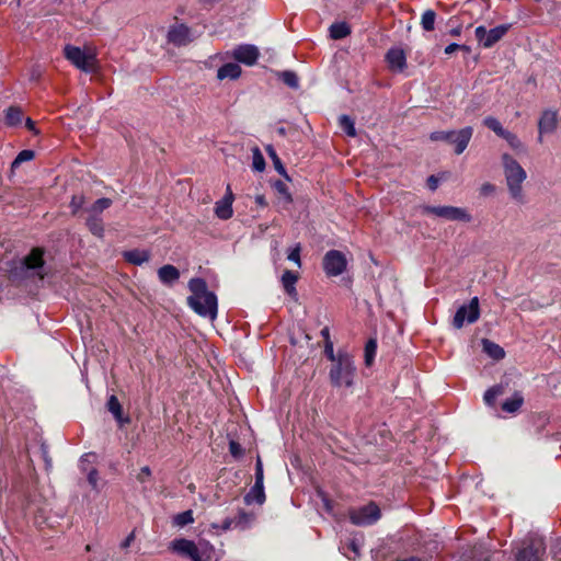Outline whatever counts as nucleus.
I'll use <instances>...</instances> for the list:
<instances>
[{
    "instance_id": "7",
    "label": "nucleus",
    "mask_w": 561,
    "mask_h": 561,
    "mask_svg": "<svg viewBox=\"0 0 561 561\" xmlns=\"http://www.w3.org/2000/svg\"><path fill=\"white\" fill-rule=\"evenodd\" d=\"M169 549L182 557H187L192 561H209L211 548L199 549L193 540L178 538L171 541Z\"/></svg>"
},
{
    "instance_id": "5",
    "label": "nucleus",
    "mask_w": 561,
    "mask_h": 561,
    "mask_svg": "<svg viewBox=\"0 0 561 561\" xmlns=\"http://www.w3.org/2000/svg\"><path fill=\"white\" fill-rule=\"evenodd\" d=\"M64 56L72 66L85 73H94L99 68L96 54L92 48L68 44L64 47Z\"/></svg>"
},
{
    "instance_id": "53",
    "label": "nucleus",
    "mask_w": 561,
    "mask_h": 561,
    "mask_svg": "<svg viewBox=\"0 0 561 561\" xmlns=\"http://www.w3.org/2000/svg\"><path fill=\"white\" fill-rule=\"evenodd\" d=\"M214 528H218L222 531H227V530H230L232 528H234V522H233V518H230V517H227L224 519L222 524L221 525H214Z\"/></svg>"
},
{
    "instance_id": "9",
    "label": "nucleus",
    "mask_w": 561,
    "mask_h": 561,
    "mask_svg": "<svg viewBox=\"0 0 561 561\" xmlns=\"http://www.w3.org/2000/svg\"><path fill=\"white\" fill-rule=\"evenodd\" d=\"M423 211L453 221H471V215L461 207L455 206H424Z\"/></svg>"
},
{
    "instance_id": "47",
    "label": "nucleus",
    "mask_w": 561,
    "mask_h": 561,
    "mask_svg": "<svg viewBox=\"0 0 561 561\" xmlns=\"http://www.w3.org/2000/svg\"><path fill=\"white\" fill-rule=\"evenodd\" d=\"M229 453L234 459H240L244 455V449L237 440L231 439L229 442Z\"/></svg>"
},
{
    "instance_id": "27",
    "label": "nucleus",
    "mask_w": 561,
    "mask_h": 561,
    "mask_svg": "<svg viewBox=\"0 0 561 561\" xmlns=\"http://www.w3.org/2000/svg\"><path fill=\"white\" fill-rule=\"evenodd\" d=\"M524 403V397L520 392H515L512 398L506 399L502 403V410L506 413L517 412Z\"/></svg>"
},
{
    "instance_id": "43",
    "label": "nucleus",
    "mask_w": 561,
    "mask_h": 561,
    "mask_svg": "<svg viewBox=\"0 0 561 561\" xmlns=\"http://www.w3.org/2000/svg\"><path fill=\"white\" fill-rule=\"evenodd\" d=\"M502 138L505 139L508 146L514 150H520L523 148V142L517 135L510 130H507Z\"/></svg>"
},
{
    "instance_id": "35",
    "label": "nucleus",
    "mask_w": 561,
    "mask_h": 561,
    "mask_svg": "<svg viewBox=\"0 0 561 561\" xmlns=\"http://www.w3.org/2000/svg\"><path fill=\"white\" fill-rule=\"evenodd\" d=\"M112 205V199L102 197L96 199L93 205L88 209L91 215L101 216V214Z\"/></svg>"
},
{
    "instance_id": "48",
    "label": "nucleus",
    "mask_w": 561,
    "mask_h": 561,
    "mask_svg": "<svg viewBox=\"0 0 561 561\" xmlns=\"http://www.w3.org/2000/svg\"><path fill=\"white\" fill-rule=\"evenodd\" d=\"M99 471L96 468L91 467L87 473V480L91 488L95 491L99 490Z\"/></svg>"
},
{
    "instance_id": "46",
    "label": "nucleus",
    "mask_w": 561,
    "mask_h": 561,
    "mask_svg": "<svg viewBox=\"0 0 561 561\" xmlns=\"http://www.w3.org/2000/svg\"><path fill=\"white\" fill-rule=\"evenodd\" d=\"M34 156L35 154H34L33 150H28V149L22 150L18 153V156L13 160L12 167H16V165L21 164L22 162L30 161L34 158Z\"/></svg>"
},
{
    "instance_id": "2",
    "label": "nucleus",
    "mask_w": 561,
    "mask_h": 561,
    "mask_svg": "<svg viewBox=\"0 0 561 561\" xmlns=\"http://www.w3.org/2000/svg\"><path fill=\"white\" fill-rule=\"evenodd\" d=\"M501 160L504 170L506 186L511 197L515 202L524 204L525 194L523 191V183L527 179V173L525 169L510 153H503Z\"/></svg>"
},
{
    "instance_id": "41",
    "label": "nucleus",
    "mask_w": 561,
    "mask_h": 561,
    "mask_svg": "<svg viewBox=\"0 0 561 561\" xmlns=\"http://www.w3.org/2000/svg\"><path fill=\"white\" fill-rule=\"evenodd\" d=\"M265 149H266V152L268 153L270 158L273 160L275 169L278 171V173L282 175H286V170H285L284 165L282 164V161H280L279 157L277 156L273 146L268 145Z\"/></svg>"
},
{
    "instance_id": "44",
    "label": "nucleus",
    "mask_w": 561,
    "mask_h": 561,
    "mask_svg": "<svg viewBox=\"0 0 561 561\" xmlns=\"http://www.w3.org/2000/svg\"><path fill=\"white\" fill-rule=\"evenodd\" d=\"M94 459H95V454H93V453L84 454L80 458V463H79L80 470L87 474L89 469L91 467H93L92 462L94 461Z\"/></svg>"
},
{
    "instance_id": "32",
    "label": "nucleus",
    "mask_w": 561,
    "mask_h": 561,
    "mask_svg": "<svg viewBox=\"0 0 561 561\" xmlns=\"http://www.w3.org/2000/svg\"><path fill=\"white\" fill-rule=\"evenodd\" d=\"M483 348L494 359H502L505 356L504 350L489 340H483Z\"/></svg>"
},
{
    "instance_id": "24",
    "label": "nucleus",
    "mask_w": 561,
    "mask_h": 561,
    "mask_svg": "<svg viewBox=\"0 0 561 561\" xmlns=\"http://www.w3.org/2000/svg\"><path fill=\"white\" fill-rule=\"evenodd\" d=\"M215 214L219 219L227 220L233 215L231 197H224L215 204Z\"/></svg>"
},
{
    "instance_id": "51",
    "label": "nucleus",
    "mask_w": 561,
    "mask_h": 561,
    "mask_svg": "<svg viewBox=\"0 0 561 561\" xmlns=\"http://www.w3.org/2000/svg\"><path fill=\"white\" fill-rule=\"evenodd\" d=\"M480 195L481 196H491L495 193L496 191V187L494 184L490 183V182H485L483 183L481 186H480Z\"/></svg>"
},
{
    "instance_id": "50",
    "label": "nucleus",
    "mask_w": 561,
    "mask_h": 561,
    "mask_svg": "<svg viewBox=\"0 0 561 561\" xmlns=\"http://www.w3.org/2000/svg\"><path fill=\"white\" fill-rule=\"evenodd\" d=\"M324 355L332 364L337 362L339 352L334 353L333 342L324 343Z\"/></svg>"
},
{
    "instance_id": "26",
    "label": "nucleus",
    "mask_w": 561,
    "mask_h": 561,
    "mask_svg": "<svg viewBox=\"0 0 561 561\" xmlns=\"http://www.w3.org/2000/svg\"><path fill=\"white\" fill-rule=\"evenodd\" d=\"M85 225H87L89 231L93 236L99 237V238L103 237V234H104V225H103V219H102L101 216L89 214V216L87 218V221H85Z\"/></svg>"
},
{
    "instance_id": "62",
    "label": "nucleus",
    "mask_w": 561,
    "mask_h": 561,
    "mask_svg": "<svg viewBox=\"0 0 561 561\" xmlns=\"http://www.w3.org/2000/svg\"><path fill=\"white\" fill-rule=\"evenodd\" d=\"M225 197H231V204L233 203V194L231 192L230 185L227 186V193Z\"/></svg>"
},
{
    "instance_id": "8",
    "label": "nucleus",
    "mask_w": 561,
    "mask_h": 561,
    "mask_svg": "<svg viewBox=\"0 0 561 561\" xmlns=\"http://www.w3.org/2000/svg\"><path fill=\"white\" fill-rule=\"evenodd\" d=\"M381 516L380 508L374 502L350 512V520L357 526L375 524Z\"/></svg>"
},
{
    "instance_id": "57",
    "label": "nucleus",
    "mask_w": 561,
    "mask_h": 561,
    "mask_svg": "<svg viewBox=\"0 0 561 561\" xmlns=\"http://www.w3.org/2000/svg\"><path fill=\"white\" fill-rule=\"evenodd\" d=\"M460 47H461L460 44L451 43V44H449L448 46L445 47L444 51H445L446 55H451L456 50H459Z\"/></svg>"
},
{
    "instance_id": "3",
    "label": "nucleus",
    "mask_w": 561,
    "mask_h": 561,
    "mask_svg": "<svg viewBox=\"0 0 561 561\" xmlns=\"http://www.w3.org/2000/svg\"><path fill=\"white\" fill-rule=\"evenodd\" d=\"M44 264V250L42 248H33L26 256L11 263L10 276L14 279H24L31 275H36L43 279Z\"/></svg>"
},
{
    "instance_id": "22",
    "label": "nucleus",
    "mask_w": 561,
    "mask_h": 561,
    "mask_svg": "<svg viewBox=\"0 0 561 561\" xmlns=\"http://www.w3.org/2000/svg\"><path fill=\"white\" fill-rule=\"evenodd\" d=\"M241 67L236 62H227L219 67L217 70V78L219 80L231 79L236 80L241 76Z\"/></svg>"
},
{
    "instance_id": "38",
    "label": "nucleus",
    "mask_w": 561,
    "mask_h": 561,
    "mask_svg": "<svg viewBox=\"0 0 561 561\" xmlns=\"http://www.w3.org/2000/svg\"><path fill=\"white\" fill-rule=\"evenodd\" d=\"M279 79L291 89H298L299 87V78L294 71L285 70L280 72Z\"/></svg>"
},
{
    "instance_id": "12",
    "label": "nucleus",
    "mask_w": 561,
    "mask_h": 561,
    "mask_svg": "<svg viewBox=\"0 0 561 561\" xmlns=\"http://www.w3.org/2000/svg\"><path fill=\"white\" fill-rule=\"evenodd\" d=\"M508 28L510 25L502 24L488 31L483 25H480L476 28L474 35L484 48H490L504 37Z\"/></svg>"
},
{
    "instance_id": "4",
    "label": "nucleus",
    "mask_w": 561,
    "mask_h": 561,
    "mask_svg": "<svg viewBox=\"0 0 561 561\" xmlns=\"http://www.w3.org/2000/svg\"><path fill=\"white\" fill-rule=\"evenodd\" d=\"M355 374L356 367L353 356L345 351L339 350L337 362L332 364L329 371L331 385L336 388H350L354 383Z\"/></svg>"
},
{
    "instance_id": "45",
    "label": "nucleus",
    "mask_w": 561,
    "mask_h": 561,
    "mask_svg": "<svg viewBox=\"0 0 561 561\" xmlns=\"http://www.w3.org/2000/svg\"><path fill=\"white\" fill-rule=\"evenodd\" d=\"M300 252H301V245H300V243H297L295 247L290 248L287 253V260L296 263L298 265V267L301 266Z\"/></svg>"
},
{
    "instance_id": "42",
    "label": "nucleus",
    "mask_w": 561,
    "mask_h": 561,
    "mask_svg": "<svg viewBox=\"0 0 561 561\" xmlns=\"http://www.w3.org/2000/svg\"><path fill=\"white\" fill-rule=\"evenodd\" d=\"M85 203V198L82 194H76L71 197V201H70V209H71V214L73 216H77L78 213L82 209L83 205Z\"/></svg>"
},
{
    "instance_id": "15",
    "label": "nucleus",
    "mask_w": 561,
    "mask_h": 561,
    "mask_svg": "<svg viewBox=\"0 0 561 561\" xmlns=\"http://www.w3.org/2000/svg\"><path fill=\"white\" fill-rule=\"evenodd\" d=\"M191 30L185 24H176L170 27L168 41L175 46H185L191 42Z\"/></svg>"
},
{
    "instance_id": "61",
    "label": "nucleus",
    "mask_w": 561,
    "mask_h": 561,
    "mask_svg": "<svg viewBox=\"0 0 561 561\" xmlns=\"http://www.w3.org/2000/svg\"><path fill=\"white\" fill-rule=\"evenodd\" d=\"M255 203L261 207H265L267 205L266 199L263 195H257L255 197Z\"/></svg>"
},
{
    "instance_id": "28",
    "label": "nucleus",
    "mask_w": 561,
    "mask_h": 561,
    "mask_svg": "<svg viewBox=\"0 0 561 561\" xmlns=\"http://www.w3.org/2000/svg\"><path fill=\"white\" fill-rule=\"evenodd\" d=\"M330 37L333 39H343L351 34V27L346 22H335L330 28Z\"/></svg>"
},
{
    "instance_id": "16",
    "label": "nucleus",
    "mask_w": 561,
    "mask_h": 561,
    "mask_svg": "<svg viewBox=\"0 0 561 561\" xmlns=\"http://www.w3.org/2000/svg\"><path fill=\"white\" fill-rule=\"evenodd\" d=\"M385 58L392 71L402 72L407 68V56L402 48H390Z\"/></svg>"
},
{
    "instance_id": "31",
    "label": "nucleus",
    "mask_w": 561,
    "mask_h": 561,
    "mask_svg": "<svg viewBox=\"0 0 561 561\" xmlns=\"http://www.w3.org/2000/svg\"><path fill=\"white\" fill-rule=\"evenodd\" d=\"M483 125L485 127H488L489 129H491L495 135H497L501 138L507 131V129H505L502 126L501 122L496 117H494V116H486V117H484Z\"/></svg>"
},
{
    "instance_id": "55",
    "label": "nucleus",
    "mask_w": 561,
    "mask_h": 561,
    "mask_svg": "<svg viewBox=\"0 0 561 561\" xmlns=\"http://www.w3.org/2000/svg\"><path fill=\"white\" fill-rule=\"evenodd\" d=\"M135 539V531L133 530L121 543L123 549L128 548Z\"/></svg>"
},
{
    "instance_id": "63",
    "label": "nucleus",
    "mask_w": 561,
    "mask_h": 561,
    "mask_svg": "<svg viewBox=\"0 0 561 561\" xmlns=\"http://www.w3.org/2000/svg\"><path fill=\"white\" fill-rule=\"evenodd\" d=\"M459 50L470 51V47H469V46H467V45H461V47L459 48Z\"/></svg>"
},
{
    "instance_id": "25",
    "label": "nucleus",
    "mask_w": 561,
    "mask_h": 561,
    "mask_svg": "<svg viewBox=\"0 0 561 561\" xmlns=\"http://www.w3.org/2000/svg\"><path fill=\"white\" fill-rule=\"evenodd\" d=\"M107 410L113 414L115 420L123 423H129V417H123V408L116 396L112 394L107 400Z\"/></svg>"
},
{
    "instance_id": "13",
    "label": "nucleus",
    "mask_w": 561,
    "mask_h": 561,
    "mask_svg": "<svg viewBox=\"0 0 561 561\" xmlns=\"http://www.w3.org/2000/svg\"><path fill=\"white\" fill-rule=\"evenodd\" d=\"M260 56V51L256 46L250 44L238 45L233 51L232 57L241 64L247 66H253Z\"/></svg>"
},
{
    "instance_id": "10",
    "label": "nucleus",
    "mask_w": 561,
    "mask_h": 561,
    "mask_svg": "<svg viewBox=\"0 0 561 561\" xmlns=\"http://www.w3.org/2000/svg\"><path fill=\"white\" fill-rule=\"evenodd\" d=\"M322 266L329 277H335L345 272L347 260L341 251L330 250L323 256Z\"/></svg>"
},
{
    "instance_id": "21",
    "label": "nucleus",
    "mask_w": 561,
    "mask_h": 561,
    "mask_svg": "<svg viewBox=\"0 0 561 561\" xmlns=\"http://www.w3.org/2000/svg\"><path fill=\"white\" fill-rule=\"evenodd\" d=\"M123 257L126 262L134 265H141L149 261L150 253L147 250L134 249L129 251H125L123 253Z\"/></svg>"
},
{
    "instance_id": "40",
    "label": "nucleus",
    "mask_w": 561,
    "mask_h": 561,
    "mask_svg": "<svg viewBox=\"0 0 561 561\" xmlns=\"http://www.w3.org/2000/svg\"><path fill=\"white\" fill-rule=\"evenodd\" d=\"M377 352V342L374 339L367 341L365 345V365L371 366Z\"/></svg>"
},
{
    "instance_id": "34",
    "label": "nucleus",
    "mask_w": 561,
    "mask_h": 561,
    "mask_svg": "<svg viewBox=\"0 0 561 561\" xmlns=\"http://www.w3.org/2000/svg\"><path fill=\"white\" fill-rule=\"evenodd\" d=\"M23 113L19 107L11 106L5 113V124L9 126H16L22 122Z\"/></svg>"
},
{
    "instance_id": "36",
    "label": "nucleus",
    "mask_w": 561,
    "mask_h": 561,
    "mask_svg": "<svg viewBox=\"0 0 561 561\" xmlns=\"http://www.w3.org/2000/svg\"><path fill=\"white\" fill-rule=\"evenodd\" d=\"M339 124L342 130L350 137L356 136V129L354 121L348 115H341L339 118Z\"/></svg>"
},
{
    "instance_id": "6",
    "label": "nucleus",
    "mask_w": 561,
    "mask_h": 561,
    "mask_svg": "<svg viewBox=\"0 0 561 561\" xmlns=\"http://www.w3.org/2000/svg\"><path fill=\"white\" fill-rule=\"evenodd\" d=\"M473 135L471 126L463 127L459 130H438L430 134L432 141H445L454 146V152L461 154L468 147Z\"/></svg>"
},
{
    "instance_id": "14",
    "label": "nucleus",
    "mask_w": 561,
    "mask_h": 561,
    "mask_svg": "<svg viewBox=\"0 0 561 561\" xmlns=\"http://www.w3.org/2000/svg\"><path fill=\"white\" fill-rule=\"evenodd\" d=\"M558 124V112L552 110H545L538 122L539 136L538 141H543L542 135L553 133Z\"/></svg>"
},
{
    "instance_id": "1",
    "label": "nucleus",
    "mask_w": 561,
    "mask_h": 561,
    "mask_svg": "<svg viewBox=\"0 0 561 561\" xmlns=\"http://www.w3.org/2000/svg\"><path fill=\"white\" fill-rule=\"evenodd\" d=\"M191 295L187 297L190 308L203 318L215 320L218 313L217 296L209 291L204 278L194 277L188 282Z\"/></svg>"
},
{
    "instance_id": "37",
    "label": "nucleus",
    "mask_w": 561,
    "mask_h": 561,
    "mask_svg": "<svg viewBox=\"0 0 561 561\" xmlns=\"http://www.w3.org/2000/svg\"><path fill=\"white\" fill-rule=\"evenodd\" d=\"M265 159L259 147H254L252 150V168L254 171L263 172L265 170Z\"/></svg>"
},
{
    "instance_id": "60",
    "label": "nucleus",
    "mask_w": 561,
    "mask_h": 561,
    "mask_svg": "<svg viewBox=\"0 0 561 561\" xmlns=\"http://www.w3.org/2000/svg\"><path fill=\"white\" fill-rule=\"evenodd\" d=\"M25 126L28 130L37 133V130L35 129V123L30 117L26 118Z\"/></svg>"
},
{
    "instance_id": "23",
    "label": "nucleus",
    "mask_w": 561,
    "mask_h": 561,
    "mask_svg": "<svg viewBox=\"0 0 561 561\" xmlns=\"http://www.w3.org/2000/svg\"><path fill=\"white\" fill-rule=\"evenodd\" d=\"M255 520V514L239 510L238 514L233 517L234 529L245 530L251 527Z\"/></svg>"
},
{
    "instance_id": "19",
    "label": "nucleus",
    "mask_w": 561,
    "mask_h": 561,
    "mask_svg": "<svg viewBox=\"0 0 561 561\" xmlns=\"http://www.w3.org/2000/svg\"><path fill=\"white\" fill-rule=\"evenodd\" d=\"M298 274L293 272V271H289V270H285L282 277H280V283H282V286L285 290V293L290 296L291 298H296L298 293H297V289H296V284L298 282Z\"/></svg>"
},
{
    "instance_id": "58",
    "label": "nucleus",
    "mask_w": 561,
    "mask_h": 561,
    "mask_svg": "<svg viewBox=\"0 0 561 561\" xmlns=\"http://www.w3.org/2000/svg\"><path fill=\"white\" fill-rule=\"evenodd\" d=\"M320 334H321V336L323 337L324 343L332 342L331 336H330V329H329V327H324V328L321 330Z\"/></svg>"
},
{
    "instance_id": "30",
    "label": "nucleus",
    "mask_w": 561,
    "mask_h": 561,
    "mask_svg": "<svg viewBox=\"0 0 561 561\" xmlns=\"http://www.w3.org/2000/svg\"><path fill=\"white\" fill-rule=\"evenodd\" d=\"M504 387L502 385H495L489 388L483 396L484 403L489 407H494L499 396L503 394Z\"/></svg>"
},
{
    "instance_id": "59",
    "label": "nucleus",
    "mask_w": 561,
    "mask_h": 561,
    "mask_svg": "<svg viewBox=\"0 0 561 561\" xmlns=\"http://www.w3.org/2000/svg\"><path fill=\"white\" fill-rule=\"evenodd\" d=\"M461 32H462V25L459 24L455 27H451L448 33H449V35L456 37V36H460Z\"/></svg>"
},
{
    "instance_id": "54",
    "label": "nucleus",
    "mask_w": 561,
    "mask_h": 561,
    "mask_svg": "<svg viewBox=\"0 0 561 561\" xmlns=\"http://www.w3.org/2000/svg\"><path fill=\"white\" fill-rule=\"evenodd\" d=\"M151 476V470L148 466H145L140 469V472L137 476L138 481L145 482L146 478H149Z\"/></svg>"
},
{
    "instance_id": "33",
    "label": "nucleus",
    "mask_w": 561,
    "mask_h": 561,
    "mask_svg": "<svg viewBox=\"0 0 561 561\" xmlns=\"http://www.w3.org/2000/svg\"><path fill=\"white\" fill-rule=\"evenodd\" d=\"M436 13L434 10H426L421 16V26L425 32H432L435 28Z\"/></svg>"
},
{
    "instance_id": "52",
    "label": "nucleus",
    "mask_w": 561,
    "mask_h": 561,
    "mask_svg": "<svg viewBox=\"0 0 561 561\" xmlns=\"http://www.w3.org/2000/svg\"><path fill=\"white\" fill-rule=\"evenodd\" d=\"M255 481H264L263 463L260 457H257L255 461Z\"/></svg>"
},
{
    "instance_id": "29",
    "label": "nucleus",
    "mask_w": 561,
    "mask_h": 561,
    "mask_svg": "<svg viewBox=\"0 0 561 561\" xmlns=\"http://www.w3.org/2000/svg\"><path fill=\"white\" fill-rule=\"evenodd\" d=\"M341 549L343 550L344 556L350 560H355L360 554V546L356 539L346 541Z\"/></svg>"
},
{
    "instance_id": "11",
    "label": "nucleus",
    "mask_w": 561,
    "mask_h": 561,
    "mask_svg": "<svg viewBox=\"0 0 561 561\" xmlns=\"http://www.w3.org/2000/svg\"><path fill=\"white\" fill-rule=\"evenodd\" d=\"M480 317L479 299L473 297L469 305H462L456 311L453 325L456 329H461L466 322L474 323Z\"/></svg>"
},
{
    "instance_id": "39",
    "label": "nucleus",
    "mask_w": 561,
    "mask_h": 561,
    "mask_svg": "<svg viewBox=\"0 0 561 561\" xmlns=\"http://www.w3.org/2000/svg\"><path fill=\"white\" fill-rule=\"evenodd\" d=\"M173 523L178 527H184L194 523L193 512L191 510L179 513L174 516Z\"/></svg>"
},
{
    "instance_id": "18",
    "label": "nucleus",
    "mask_w": 561,
    "mask_h": 561,
    "mask_svg": "<svg viewBox=\"0 0 561 561\" xmlns=\"http://www.w3.org/2000/svg\"><path fill=\"white\" fill-rule=\"evenodd\" d=\"M159 280L167 286H172L180 278V271L171 264H165L158 270Z\"/></svg>"
},
{
    "instance_id": "56",
    "label": "nucleus",
    "mask_w": 561,
    "mask_h": 561,
    "mask_svg": "<svg viewBox=\"0 0 561 561\" xmlns=\"http://www.w3.org/2000/svg\"><path fill=\"white\" fill-rule=\"evenodd\" d=\"M427 186L431 191H435L438 186V179L435 175L428 176Z\"/></svg>"
},
{
    "instance_id": "49",
    "label": "nucleus",
    "mask_w": 561,
    "mask_h": 561,
    "mask_svg": "<svg viewBox=\"0 0 561 561\" xmlns=\"http://www.w3.org/2000/svg\"><path fill=\"white\" fill-rule=\"evenodd\" d=\"M274 186H275L276 191L286 199V202H288V203L293 202L291 194L289 193V190L284 182L277 181Z\"/></svg>"
},
{
    "instance_id": "17",
    "label": "nucleus",
    "mask_w": 561,
    "mask_h": 561,
    "mask_svg": "<svg viewBox=\"0 0 561 561\" xmlns=\"http://www.w3.org/2000/svg\"><path fill=\"white\" fill-rule=\"evenodd\" d=\"M543 553L545 547L542 542H531L517 553L516 561H541Z\"/></svg>"
},
{
    "instance_id": "20",
    "label": "nucleus",
    "mask_w": 561,
    "mask_h": 561,
    "mask_svg": "<svg viewBox=\"0 0 561 561\" xmlns=\"http://www.w3.org/2000/svg\"><path fill=\"white\" fill-rule=\"evenodd\" d=\"M266 500L264 492V482H254V485L250 489V491L244 495L245 504L250 505L252 503H256L262 505Z\"/></svg>"
}]
</instances>
